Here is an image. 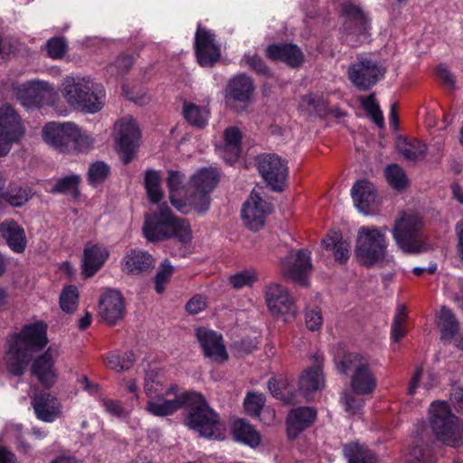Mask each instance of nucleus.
<instances>
[{"instance_id": "nucleus-33", "label": "nucleus", "mask_w": 463, "mask_h": 463, "mask_svg": "<svg viewBox=\"0 0 463 463\" xmlns=\"http://www.w3.org/2000/svg\"><path fill=\"white\" fill-rule=\"evenodd\" d=\"M204 356L216 364L228 360L229 355L221 335L213 331H204Z\"/></svg>"}, {"instance_id": "nucleus-59", "label": "nucleus", "mask_w": 463, "mask_h": 463, "mask_svg": "<svg viewBox=\"0 0 463 463\" xmlns=\"http://www.w3.org/2000/svg\"><path fill=\"white\" fill-rule=\"evenodd\" d=\"M220 181V174L216 168H204V194L212 192Z\"/></svg>"}, {"instance_id": "nucleus-51", "label": "nucleus", "mask_w": 463, "mask_h": 463, "mask_svg": "<svg viewBox=\"0 0 463 463\" xmlns=\"http://www.w3.org/2000/svg\"><path fill=\"white\" fill-rule=\"evenodd\" d=\"M109 174V167L104 162H96L92 164L88 172L89 182L96 186L104 182Z\"/></svg>"}, {"instance_id": "nucleus-5", "label": "nucleus", "mask_w": 463, "mask_h": 463, "mask_svg": "<svg viewBox=\"0 0 463 463\" xmlns=\"http://www.w3.org/2000/svg\"><path fill=\"white\" fill-rule=\"evenodd\" d=\"M335 364L339 373H350V387L355 394L367 395L374 392L377 378L367 356L358 353H347Z\"/></svg>"}, {"instance_id": "nucleus-35", "label": "nucleus", "mask_w": 463, "mask_h": 463, "mask_svg": "<svg viewBox=\"0 0 463 463\" xmlns=\"http://www.w3.org/2000/svg\"><path fill=\"white\" fill-rule=\"evenodd\" d=\"M225 430L218 414L204 402V438L222 440L225 438Z\"/></svg>"}, {"instance_id": "nucleus-7", "label": "nucleus", "mask_w": 463, "mask_h": 463, "mask_svg": "<svg viewBox=\"0 0 463 463\" xmlns=\"http://www.w3.org/2000/svg\"><path fill=\"white\" fill-rule=\"evenodd\" d=\"M167 174L166 184L169 189V199L172 205L184 214L189 213L193 209L201 213V204L203 202V169H198L190 177L189 182L185 185L184 200L175 198L174 194V192L181 187L184 182V175L175 170H169Z\"/></svg>"}, {"instance_id": "nucleus-45", "label": "nucleus", "mask_w": 463, "mask_h": 463, "mask_svg": "<svg viewBox=\"0 0 463 463\" xmlns=\"http://www.w3.org/2000/svg\"><path fill=\"white\" fill-rule=\"evenodd\" d=\"M258 280V272L254 269L241 270L229 277V282L235 289L251 287Z\"/></svg>"}, {"instance_id": "nucleus-14", "label": "nucleus", "mask_w": 463, "mask_h": 463, "mask_svg": "<svg viewBox=\"0 0 463 463\" xmlns=\"http://www.w3.org/2000/svg\"><path fill=\"white\" fill-rule=\"evenodd\" d=\"M279 268L284 278L307 285L312 270L310 252L307 250H290L285 258L280 259Z\"/></svg>"}, {"instance_id": "nucleus-31", "label": "nucleus", "mask_w": 463, "mask_h": 463, "mask_svg": "<svg viewBox=\"0 0 463 463\" xmlns=\"http://www.w3.org/2000/svg\"><path fill=\"white\" fill-rule=\"evenodd\" d=\"M0 231L12 250L17 253L24 251L27 244L25 232L16 222L13 220L3 222Z\"/></svg>"}, {"instance_id": "nucleus-12", "label": "nucleus", "mask_w": 463, "mask_h": 463, "mask_svg": "<svg viewBox=\"0 0 463 463\" xmlns=\"http://www.w3.org/2000/svg\"><path fill=\"white\" fill-rule=\"evenodd\" d=\"M385 72V68L378 61L358 56L357 60L349 65L347 77L357 89L367 90L383 78Z\"/></svg>"}, {"instance_id": "nucleus-25", "label": "nucleus", "mask_w": 463, "mask_h": 463, "mask_svg": "<svg viewBox=\"0 0 463 463\" xmlns=\"http://www.w3.org/2000/svg\"><path fill=\"white\" fill-rule=\"evenodd\" d=\"M0 131L7 136V138L17 142L24 135V128L19 115L10 105L0 108Z\"/></svg>"}, {"instance_id": "nucleus-49", "label": "nucleus", "mask_w": 463, "mask_h": 463, "mask_svg": "<svg viewBox=\"0 0 463 463\" xmlns=\"http://www.w3.org/2000/svg\"><path fill=\"white\" fill-rule=\"evenodd\" d=\"M183 114L189 125L199 128L203 127V114L199 106L192 102L184 101Z\"/></svg>"}, {"instance_id": "nucleus-64", "label": "nucleus", "mask_w": 463, "mask_h": 463, "mask_svg": "<svg viewBox=\"0 0 463 463\" xmlns=\"http://www.w3.org/2000/svg\"><path fill=\"white\" fill-rule=\"evenodd\" d=\"M185 308L189 314L195 315L203 309V299L200 295L193 297L186 304Z\"/></svg>"}, {"instance_id": "nucleus-29", "label": "nucleus", "mask_w": 463, "mask_h": 463, "mask_svg": "<svg viewBox=\"0 0 463 463\" xmlns=\"http://www.w3.org/2000/svg\"><path fill=\"white\" fill-rule=\"evenodd\" d=\"M33 407L37 418L45 422H52L60 415V402L51 393L35 395Z\"/></svg>"}, {"instance_id": "nucleus-32", "label": "nucleus", "mask_w": 463, "mask_h": 463, "mask_svg": "<svg viewBox=\"0 0 463 463\" xmlns=\"http://www.w3.org/2000/svg\"><path fill=\"white\" fill-rule=\"evenodd\" d=\"M352 197L355 207L360 212L368 213L375 200L374 185L368 180H358L352 188Z\"/></svg>"}, {"instance_id": "nucleus-52", "label": "nucleus", "mask_w": 463, "mask_h": 463, "mask_svg": "<svg viewBox=\"0 0 463 463\" xmlns=\"http://www.w3.org/2000/svg\"><path fill=\"white\" fill-rule=\"evenodd\" d=\"M409 463H432L434 461L430 449L420 446L413 447L406 455Z\"/></svg>"}, {"instance_id": "nucleus-44", "label": "nucleus", "mask_w": 463, "mask_h": 463, "mask_svg": "<svg viewBox=\"0 0 463 463\" xmlns=\"http://www.w3.org/2000/svg\"><path fill=\"white\" fill-rule=\"evenodd\" d=\"M80 176L72 175L60 178L52 187L51 192L53 194H71L74 197L79 194Z\"/></svg>"}, {"instance_id": "nucleus-42", "label": "nucleus", "mask_w": 463, "mask_h": 463, "mask_svg": "<svg viewBox=\"0 0 463 463\" xmlns=\"http://www.w3.org/2000/svg\"><path fill=\"white\" fill-rule=\"evenodd\" d=\"M385 176L388 184L395 190H402L408 185L405 171L396 164L386 167Z\"/></svg>"}, {"instance_id": "nucleus-22", "label": "nucleus", "mask_w": 463, "mask_h": 463, "mask_svg": "<svg viewBox=\"0 0 463 463\" xmlns=\"http://www.w3.org/2000/svg\"><path fill=\"white\" fill-rule=\"evenodd\" d=\"M317 411L313 407L302 406L292 409L286 419L287 435L295 439L317 420Z\"/></svg>"}, {"instance_id": "nucleus-62", "label": "nucleus", "mask_w": 463, "mask_h": 463, "mask_svg": "<svg viewBox=\"0 0 463 463\" xmlns=\"http://www.w3.org/2000/svg\"><path fill=\"white\" fill-rule=\"evenodd\" d=\"M103 406L106 411L113 416L121 417L125 414L124 408L120 402L113 400H104Z\"/></svg>"}, {"instance_id": "nucleus-27", "label": "nucleus", "mask_w": 463, "mask_h": 463, "mask_svg": "<svg viewBox=\"0 0 463 463\" xmlns=\"http://www.w3.org/2000/svg\"><path fill=\"white\" fill-rule=\"evenodd\" d=\"M254 90L252 79L244 73L237 74L231 79L226 88L229 98L243 103L250 100Z\"/></svg>"}, {"instance_id": "nucleus-1", "label": "nucleus", "mask_w": 463, "mask_h": 463, "mask_svg": "<svg viewBox=\"0 0 463 463\" xmlns=\"http://www.w3.org/2000/svg\"><path fill=\"white\" fill-rule=\"evenodd\" d=\"M166 398L159 397L146 403V410L155 416L172 415L184 409V424L203 436V396L201 393L187 391L176 384L171 385L165 392Z\"/></svg>"}, {"instance_id": "nucleus-50", "label": "nucleus", "mask_w": 463, "mask_h": 463, "mask_svg": "<svg viewBox=\"0 0 463 463\" xmlns=\"http://www.w3.org/2000/svg\"><path fill=\"white\" fill-rule=\"evenodd\" d=\"M2 200L13 206H22L30 198L29 192L20 186L12 187L7 193L1 195Z\"/></svg>"}, {"instance_id": "nucleus-17", "label": "nucleus", "mask_w": 463, "mask_h": 463, "mask_svg": "<svg viewBox=\"0 0 463 463\" xmlns=\"http://www.w3.org/2000/svg\"><path fill=\"white\" fill-rule=\"evenodd\" d=\"M272 210V205L264 201L258 192L252 190L250 198L243 204L241 218L250 230L257 232L263 227L266 217Z\"/></svg>"}, {"instance_id": "nucleus-24", "label": "nucleus", "mask_w": 463, "mask_h": 463, "mask_svg": "<svg viewBox=\"0 0 463 463\" xmlns=\"http://www.w3.org/2000/svg\"><path fill=\"white\" fill-rule=\"evenodd\" d=\"M122 269L132 275H138L150 270L154 266V259L147 251L139 249L130 250L122 259Z\"/></svg>"}, {"instance_id": "nucleus-54", "label": "nucleus", "mask_w": 463, "mask_h": 463, "mask_svg": "<svg viewBox=\"0 0 463 463\" xmlns=\"http://www.w3.org/2000/svg\"><path fill=\"white\" fill-rule=\"evenodd\" d=\"M46 48L51 58L61 59L65 55L68 44L64 38L53 37L47 42Z\"/></svg>"}, {"instance_id": "nucleus-43", "label": "nucleus", "mask_w": 463, "mask_h": 463, "mask_svg": "<svg viewBox=\"0 0 463 463\" xmlns=\"http://www.w3.org/2000/svg\"><path fill=\"white\" fill-rule=\"evenodd\" d=\"M265 402L266 400L262 393L249 392L243 401L244 411L249 416L259 418Z\"/></svg>"}, {"instance_id": "nucleus-60", "label": "nucleus", "mask_w": 463, "mask_h": 463, "mask_svg": "<svg viewBox=\"0 0 463 463\" xmlns=\"http://www.w3.org/2000/svg\"><path fill=\"white\" fill-rule=\"evenodd\" d=\"M158 372L156 369H149L146 372L144 389L147 395L157 392V389L154 387V384L159 383L156 380Z\"/></svg>"}, {"instance_id": "nucleus-23", "label": "nucleus", "mask_w": 463, "mask_h": 463, "mask_svg": "<svg viewBox=\"0 0 463 463\" xmlns=\"http://www.w3.org/2000/svg\"><path fill=\"white\" fill-rule=\"evenodd\" d=\"M265 53L269 59L283 61L292 68L300 66L304 61L301 50L291 43L271 44L267 47Z\"/></svg>"}, {"instance_id": "nucleus-15", "label": "nucleus", "mask_w": 463, "mask_h": 463, "mask_svg": "<svg viewBox=\"0 0 463 463\" xmlns=\"http://www.w3.org/2000/svg\"><path fill=\"white\" fill-rule=\"evenodd\" d=\"M16 99L26 109L48 104L54 95L53 87L46 81L32 80L14 87Z\"/></svg>"}, {"instance_id": "nucleus-18", "label": "nucleus", "mask_w": 463, "mask_h": 463, "mask_svg": "<svg viewBox=\"0 0 463 463\" xmlns=\"http://www.w3.org/2000/svg\"><path fill=\"white\" fill-rule=\"evenodd\" d=\"M75 124L71 122H51L43 129V138L49 146L62 153L71 152V136L75 133Z\"/></svg>"}, {"instance_id": "nucleus-6", "label": "nucleus", "mask_w": 463, "mask_h": 463, "mask_svg": "<svg viewBox=\"0 0 463 463\" xmlns=\"http://www.w3.org/2000/svg\"><path fill=\"white\" fill-rule=\"evenodd\" d=\"M430 428L439 441L450 446L463 445V425L446 402H433L430 408Z\"/></svg>"}, {"instance_id": "nucleus-19", "label": "nucleus", "mask_w": 463, "mask_h": 463, "mask_svg": "<svg viewBox=\"0 0 463 463\" xmlns=\"http://www.w3.org/2000/svg\"><path fill=\"white\" fill-rule=\"evenodd\" d=\"M313 365L303 372L299 379V390L309 400L312 394L325 387L322 372L324 355L317 352L312 355Z\"/></svg>"}, {"instance_id": "nucleus-34", "label": "nucleus", "mask_w": 463, "mask_h": 463, "mask_svg": "<svg viewBox=\"0 0 463 463\" xmlns=\"http://www.w3.org/2000/svg\"><path fill=\"white\" fill-rule=\"evenodd\" d=\"M436 323L440 331V339L443 342H451L459 329L458 319L453 312L449 308L442 307L436 313Z\"/></svg>"}, {"instance_id": "nucleus-2", "label": "nucleus", "mask_w": 463, "mask_h": 463, "mask_svg": "<svg viewBox=\"0 0 463 463\" xmlns=\"http://www.w3.org/2000/svg\"><path fill=\"white\" fill-rule=\"evenodd\" d=\"M47 344L45 324L37 322L24 326L21 332L9 341V350L6 354L9 372L14 375H22L32 358L33 351L40 350Z\"/></svg>"}, {"instance_id": "nucleus-36", "label": "nucleus", "mask_w": 463, "mask_h": 463, "mask_svg": "<svg viewBox=\"0 0 463 463\" xmlns=\"http://www.w3.org/2000/svg\"><path fill=\"white\" fill-rule=\"evenodd\" d=\"M344 455L348 463H377L374 453L367 447L357 442L345 445Z\"/></svg>"}, {"instance_id": "nucleus-55", "label": "nucleus", "mask_w": 463, "mask_h": 463, "mask_svg": "<svg viewBox=\"0 0 463 463\" xmlns=\"http://www.w3.org/2000/svg\"><path fill=\"white\" fill-rule=\"evenodd\" d=\"M241 62L258 74L268 75L269 72L263 60L256 52H249L246 53L241 59Z\"/></svg>"}, {"instance_id": "nucleus-56", "label": "nucleus", "mask_w": 463, "mask_h": 463, "mask_svg": "<svg viewBox=\"0 0 463 463\" xmlns=\"http://www.w3.org/2000/svg\"><path fill=\"white\" fill-rule=\"evenodd\" d=\"M132 65L133 59L131 56H119L112 64L109 66L108 71L111 74H124L130 70Z\"/></svg>"}, {"instance_id": "nucleus-58", "label": "nucleus", "mask_w": 463, "mask_h": 463, "mask_svg": "<svg viewBox=\"0 0 463 463\" xmlns=\"http://www.w3.org/2000/svg\"><path fill=\"white\" fill-rule=\"evenodd\" d=\"M306 325L308 330L317 331L323 324L321 310L317 307L309 309L306 312Z\"/></svg>"}, {"instance_id": "nucleus-20", "label": "nucleus", "mask_w": 463, "mask_h": 463, "mask_svg": "<svg viewBox=\"0 0 463 463\" xmlns=\"http://www.w3.org/2000/svg\"><path fill=\"white\" fill-rule=\"evenodd\" d=\"M59 356L56 346H49L42 355L35 358L32 365V373L45 387H51L56 381L57 373L54 369L55 359Z\"/></svg>"}, {"instance_id": "nucleus-38", "label": "nucleus", "mask_w": 463, "mask_h": 463, "mask_svg": "<svg viewBox=\"0 0 463 463\" xmlns=\"http://www.w3.org/2000/svg\"><path fill=\"white\" fill-rule=\"evenodd\" d=\"M299 108L310 114L324 117L331 113V109L326 99L321 95L309 93L301 98Z\"/></svg>"}, {"instance_id": "nucleus-57", "label": "nucleus", "mask_w": 463, "mask_h": 463, "mask_svg": "<svg viewBox=\"0 0 463 463\" xmlns=\"http://www.w3.org/2000/svg\"><path fill=\"white\" fill-rule=\"evenodd\" d=\"M341 401L345 405V411L351 414L359 413L364 406L363 399L357 398L348 392L342 394Z\"/></svg>"}, {"instance_id": "nucleus-28", "label": "nucleus", "mask_w": 463, "mask_h": 463, "mask_svg": "<svg viewBox=\"0 0 463 463\" xmlns=\"http://www.w3.org/2000/svg\"><path fill=\"white\" fill-rule=\"evenodd\" d=\"M109 257L108 250L99 244H87L84 249L82 269L87 277L93 276Z\"/></svg>"}, {"instance_id": "nucleus-26", "label": "nucleus", "mask_w": 463, "mask_h": 463, "mask_svg": "<svg viewBox=\"0 0 463 463\" xmlns=\"http://www.w3.org/2000/svg\"><path fill=\"white\" fill-rule=\"evenodd\" d=\"M399 154L408 162L422 161L428 151V146L415 137H399L396 141Z\"/></svg>"}, {"instance_id": "nucleus-63", "label": "nucleus", "mask_w": 463, "mask_h": 463, "mask_svg": "<svg viewBox=\"0 0 463 463\" xmlns=\"http://www.w3.org/2000/svg\"><path fill=\"white\" fill-rule=\"evenodd\" d=\"M342 236L337 232H330L323 240V245L326 250H333L338 242H341Z\"/></svg>"}, {"instance_id": "nucleus-41", "label": "nucleus", "mask_w": 463, "mask_h": 463, "mask_svg": "<svg viewBox=\"0 0 463 463\" xmlns=\"http://www.w3.org/2000/svg\"><path fill=\"white\" fill-rule=\"evenodd\" d=\"M407 311L402 305L396 308V312L392 324L391 338L393 342L401 341L407 332Z\"/></svg>"}, {"instance_id": "nucleus-4", "label": "nucleus", "mask_w": 463, "mask_h": 463, "mask_svg": "<svg viewBox=\"0 0 463 463\" xmlns=\"http://www.w3.org/2000/svg\"><path fill=\"white\" fill-rule=\"evenodd\" d=\"M62 95L71 107L87 113L101 110L106 97L102 85L90 79L72 77L65 79Z\"/></svg>"}, {"instance_id": "nucleus-61", "label": "nucleus", "mask_w": 463, "mask_h": 463, "mask_svg": "<svg viewBox=\"0 0 463 463\" xmlns=\"http://www.w3.org/2000/svg\"><path fill=\"white\" fill-rule=\"evenodd\" d=\"M350 245L345 241H341L336 244V247L333 250L335 260L340 263H345L349 259Z\"/></svg>"}, {"instance_id": "nucleus-40", "label": "nucleus", "mask_w": 463, "mask_h": 463, "mask_svg": "<svg viewBox=\"0 0 463 463\" xmlns=\"http://www.w3.org/2000/svg\"><path fill=\"white\" fill-rule=\"evenodd\" d=\"M136 358L133 352H114L107 356L106 364L109 368L117 372L128 370Z\"/></svg>"}, {"instance_id": "nucleus-46", "label": "nucleus", "mask_w": 463, "mask_h": 463, "mask_svg": "<svg viewBox=\"0 0 463 463\" xmlns=\"http://www.w3.org/2000/svg\"><path fill=\"white\" fill-rule=\"evenodd\" d=\"M221 58L220 46L215 42V35L204 30V65L213 66Z\"/></svg>"}, {"instance_id": "nucleus-48", "label": "nucleus", "mask_w": 463, "mask_h": 463, "mask_svg": "<svg viewBox=\"0 0 463 463\" xmlns=\"http://www.w3.org/2000/svg\"><path fill=\"white\" fill-rule=\"evenodd\" d=\"M74 132V130L72 131ZM94 143L93 137L81 130L75 124V133L71 136V152L79 151L85 152L92 147Z\"/></svg>"}, {"instance_id": "nucleus-53", "label": "nucleus", "mask_w": 463, "mask_h": 463, "mask_svg": "<svg viewBox=\"0 0 463 463\" xmlns=\"http://www.w3.org/2000/svg\"><path fill=\"white\" fill-rule=\"evenodd\" d=\"M173 267L168 260L162 262L155 277L156 291L159 294L164 292L165 285L168 282L173 274Z\"/></svg>"}, {"instance_id": "nucleus-3", "label": "nucleus", "mask_w": 463, "mask_h": 463, "mask_svg": "<svg viewBox=\"0 0 463 463\" xmlns=\"http://www.w3.org/2000/svg\"><path fill=\"white\" fill-rule=\"evenodd\" d=\"M143 234L152 242L175 237L186 243L192 239L189 223L184 219L175 217L165 204H161L156 212L145 214Z\"/></svg>"}, {"instance_id": "nucleus-39", "label": "nucleus", "mask_w": 463, "mask_h": 463, "mask_svg": "<svg viewBox=\"0 0 463 463\" xmlns=\"http://www.w3.org/2000/svg\"><path fill=\"white\" fill-rule=\"evenodd\" d=\"M162 176L159 171L147 169L144 175V185L148 199L153 203H159L164 197L161 187Z\"/></svg>"}, {"instance_id": "nucleus-21", "label": "nucleus", "mask_w": 463, "mask_h": 463, "mask_svg": "<svg viewBox=\"0 0 463 463\" xmlns=\"http://www.w3.org/2000/svg\"><path fill=\"white\" fill-rule=\"evenodd\" d=\"M124 311L123 297L118 291L109 289L100 297L99 316L107 324H117L123 318Z\"/></svg>"}, {"instance_id": "nucleus-9", "label": "nucleus", "mask_w": 463, "mask_h": 463, "mask_svg": "<svg viewBox=\"0 0 463 463\" xmlns=\"http://www.w3.org/2000/svg\"><path fill=\"white\" fill-rule=\"evenodd\" d=\"M340 18L342 33L349 44L356 46L368 40L372 29L371 19L360 5L351 2L344 3Z\"/></svg>"}, {"instance_id": "nucleus-37", "label": "nucleus", "mask_w": 463, "mask_h": 463, "mask_svg": "<svg viewBox=\"0 0 463 463\" xmlns=\"http://www.w3.org/2000/svg\"><path fill=\"white\" fill-rule=\"evenodd\" d=\"M241 133L236 127H230L224 131V157L228 162L236 160L241 152Z\"/></svg>"}, {"instance_id": "nucleus-47", "label": "nucleus", "mask_w": 463, "mask_h": 463, "mask_svg": "<svg viewBox=\"0 0 463 463\" xmlns=\"http://www.w3.org/2000/svg\"><path fill=\"white\" fill-rule=\"evenodd\" d=\"M79 292L74 286L66 287L60 296L61 308L66 313H73L78 307Z\"/></svg>"}, {"instance_id": "nucleus-16", "label": "nucleus", "mask_w": 463, "mask_h": 463, "mask_svg": "<svg viewBox=\"0 0 463 463\" xmlns=\"http://www.w3.org/2000/svg\"><path fill=\"white\" fill-rule=\"evenodd\" d=\"M258 169L265 182L274 191H281L288 177V164L275 154L257 157Z\"/></svg>"}, {"instance_id": "nucleus-8", "label": "nucleus", "mask_w": 463, "mask_h": 463, "mask_svg": "<svg viewBox=\"0 0 463 463\" xmlns=\"http://www.w3.org/2000/svg\"><path fill=\"white\" fill-rule=\"evenodd\" d=\"M386 231V227L379 229L373 226H363L359 229L355 254L363 264L373 266L385 259L388 245Z\"/></svg>"}, {"instance_id": "nucleus-11", "label": "nucleus", "mask_w": 463, "mask_h": 463, "mask_svg": "<svg viewBox=\"0 0 463 463\" xmlns=\"http://www.w3.org/2000/svg\"><path fill=\"white\" fill-rule=\"evenodd\" d=\"M117 151L125 165L135 157L139 147L140 131L131 117L118 120L114 127Z\"/></svg>"}, {"instance_id": "nucleus-10", "label": "nucleus", "mask_w": 463, "mask_h": 463, "mask_svg": "<svg viewBox=\"0 0 463 463\" xmlns=\"http://www.w3.org/2000/svg\"><path fill=\"white\" fill-rule=\"evenodd\" d=\"M421 228V217L413 211L404 212L401 218L396 221L392 234L402 251L419 253L423 250V245L420 239Z\"/></svg>"}, {"instance_id": "nucleus-30", "label": "nucleus", "mask_w": 463, "mask_h": 463, "mask_svg": "<svg viewBox=\"0 0 463 463\" xmlns=\"http://www.w3.org/2000/svg\"><path fill=\"white\" fill-rule=\"evenodd\" d=\"M232 439L252 449L260 446L261 436L256 428L243 419L235 420L231 427Z\"/></svg>"}, {"instance_id": "nucleus-13", "label": "nucleus", "mask_w": 463, "mask_h": 463, "mask_svg": "<svg viewBox=\"0 0 463 463\" xmlns=\"http://www.w3.org/2000/svg\"><path fill=\"white\" fill-rule=\"evenodd\" d=\"M264 298L269 311L274 317H283L285 321H290L298 312L288 290L279 283L268 284L264 289Z\"/></svg>"}]
</instances>
